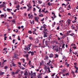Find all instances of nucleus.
<instances>
[{
    "label": "nucleus",
    "instance_id": "423d86ee",
    "mask_svg": "<svg viewBox=\"0 0 78 78\" xmlns=\"http://www.w3.org/2000/svg\"><path fill=\"white\" fill-rule=\"evenodd\" d=\"M52 14H53L54 16V17H53V16H51V18H52V20H54V18H56V16H55V13H52Z\"/></svg>",
    "mask_w": 78,
    "mask_h": 78
},
{
    "label": "nucleus",
    "instance_id": "39448f33",
    "mask_svg": "<svg viewBox=\"0 0 78 78\" xmlns=\"http://www.w3.org/2000/svg\"><path fill=\"white\" fill-rule=\"evenodd\" d=\"M67 23L68 26H69V25L70 24V23H71V20H67Z\"/></svg>",
    "mask_w": 78,
    "mask_h": 78
},
{
    "label": "nucleus",
    "instance_id": "2f4dec72",
    "mask_svg": "<svg viewBox=\"0 0 78 78\" xmlns=\"http://www.w3.org/2000/svg\"><path fill=\"white\" fill-rule=\"evenodd\" d=\"M62 72L63 73H65L66 72V70L65 69H64L62 70Z\"/></svg>",
    "mask_w": 78,
    "mask_h": 78
},
{
    "label": "nucleus",
    "instance_id": "5fc2aeb1",
    "mask_svg": "<svg viewBox=\"0 0 78 78\" xmlns=\"http://www.w3.org/2000/svg\"><path fill=\"white\" fill-rule=\"evenodd\" d=\"M75 68L77 69V70H78V68L76 66H75Z\"/></svg>",
    "mask_w": 78,
    "mask_h": 78
},
{
    "label": "nucleus",
    "instance_id": "6e6d98bb",
    "mask_svg": "<svg viewBox=\"0 0 78 78\" xmlns=\"http://www.w3.org/2000/svg\"><path fill=\"white\" fill-rule=\"evenodd\" d=\"M72 23H76V21H72Z\"/></svg>",
    "mask_w": 78,
    "mask_h": 78
},
{
    "label": "nucleus",
    "instance_id": "4be33fe9",
    "mask_svg": "<svg viewBox=\"0 0 78 78\" xmlns=\"http://www.w3.org/2000/svg\"><path fill=\"white\" fill-rule=\"evenodd\" d=\"M27 6L29 8H30V9H31V6L30 5H27Z\"/></svg>",
    "mask_w": 78,
    "mask_h": 78
},
{
    "label": "nucleus",
    "instance_id": "37998d69",
    "mask_svg": "<svg viewBox=\"0 0 78 78\" xmlns=\"http://www.w3.org/2000/svg\"><path fill=\"white\" fill-rule=\"evenodd\" d=\"M35 43H38V40H37L35 41Z\"/></svg>",
    "mask_w": 78,
    "mask_h": 78
},
{
    "label": "nucleus",
    "instance_id": "9d476101",
    "mask_svg": "<svg viewBox=\"0 0 78 78\" xmlns=\"http://www.w3.org/2000/svg\"><path fill=\"white\" fill-rule=\"evenodd\" d=\"M58 57L59 55H58L56 54H54V58H58Z\"/></svg>",
    "mask_w": 78,
    "mask_h": 78
},
{
    "label": "nucleus",
    "instance_id": "a211bd4d",
    "mask_svg": "<svg viewBox=\"0 0 78 78\" xmlns=\"http://www.w3.org/2000/svg\"><path fill=\"white\" fill-rule=\"evenodd\" d=\"M64 22V21L63 20H60V21H59V23H60V24H62V22Z\"/></svg>",
    "mask_w": 78,
    "mask_h": 78
},
{
    "label": "nucleus",
    "instance_id": "b1692460",
    "mask_svg": "<svg viewBox=\"0 0 78 78\" xmlns=\"http://www.w3.org/2000/svg\"><path fill=\"white\" fill-rule=\"evenodd\" d=\"M68 8H69V9H67V10H69L70 9H71V7H70V5H69V6H68Z\"/></svg>",
    "mask_w": 78,
    "mask_h": 78
},
{
    "label": "nucleus",
    "instance_id": "7c9ffc66",
    "mask_svg": "<svg viewBox=\"0 0 78 78\" xmlns=\"http://www.w3.org/2000/svg\"><path fill=\"white\" fill-rule=\"evenodd\" d=\"M71 73L73 75V74H75V72H74V71H73V70H72Z\"/></svg>",
    "mask_w": 78,
    "mask_h": 78
},
{
    "label": "nucleus",
    "instance_id": "13d9d810",
    "mask_svg": "<svg viewBox=\"0 0 78 78\" xmlns=\"http://www.w3.org/2000/svg\"><path fill=\"white\" fill-rule=\"evenodd\" d=\"M29 64V65H30V64H31V60H30L29 61V62L28 63Z\"/></svg>",
    "mask_w": 78,
    "mask_h": 78
},
{
    "label": "nucleus",
    "instance_id": "a878e982",
    "mask_svg": "<svg viewBox=\"0 0 78 78\" xmlns=\"http://www.w3.org/2000/svg\"><path fill=\"white\" fill-rule=\"evenodd\" d=\"M69 35L70 36H73V35H75V34L73 33H72V34H70Z\"/></svg>",
    "mask_w": 78,
    "mask_h": 78
},
{
    "label": "nucleus",
    "instance_id": "473e14b6",
    "mask_svg": "<svg viewBox=\"0 0 78 78\" xmlns=\"http://www.w3.org/2000/svg\"><path fill=\"white\" fill-rule=\"evenodd\" d=\"M64 46H65V44H63L62 46V48H65Z\"/></svg>",
    "mask_w": 78,
    "mask_h": 78
},
{
    "label": "nucleus",
    "instance_id": "412c9836",
    "mask_svg": "<svg viewBox=\"0 0 78 78\" xmlns=\"http://www.w3.org/2000/svg\"><path fill=\"white\" fill-rule=\"evenodd\" d=\"M29 56L28 54H27L26 55H24V57H26V58L28 57Z\"/></svg>",
    "mask_w": 78,
    "mask_h": 78
},
{
    "label": "nucleus",
    "instance_id": "a18cd8bd",
    "mask_svg": "<svg viewBox=\"0 0 78 78\" xmlns=\"http://www.w3.org/2000/svg\"><path fill=\"white\" fill-rule=\"evenodd\" d=\"M46 13H48V11L47 10L46 12H44V13L46 14Z\"/></svg>",
    "mask_w": 78,
    "mask_h": 78
},
{
    "label": "nucleus",
    "instance_id": "cd10ccee",
    "mask_svg": "<svg viewBox=\"0 0 78 78\" xmlns=\"http://www.w3.org/2000/svg\"><path fill=\"white\" fill-rule=\"evenodd\" d=\"M28 33H29V34H32V33H33V32H32L31 30H29L28 32Z\"/></svg>",
    "mask_w": 78,
    "mask_h": 78
},
{
    "label": "nucleus",
    "instance_id": "2eb2a0df",
    "mask_svg": "<svg viewBox=\"0 0 78 78\" xmlns=\"http://www.w3.org/2000/svg\"><path fill=\"white\" fill-rule=\"evenodd\" d=\"M55 50L56 51V52L58 51V47H56L55 48Z\"/></svg>",
    "mask_w": 78,
    "mask_h": 78
},
{
    "label": "nucleus",
    "instance_id": "58836bf2",
    "mask_svg": "<svg viewBox=\"0 0 78 78\" xmlns=\"http://www.w3.org/2000/svg\"><path fill=\"white\" fill-rule=\"evenodd\" d=\"M17 39L19 41H20V37H19V36H18Z\"/></svg>",
    "mask_w": 78,
    "mask_h": 78
},
{
    "label": "nucleus",
    "instance_id": "0e129e2a",
    "mask_svg": "<svg viewBox=\"0 0 78 78\" xmlns=\"http://www.w3.org/2000/svg\"><path fill=\"white\" fill-rule=\"evenodd\" d=\"M2 9L4 10V11H6V10L4 8H3Z\"/></svg>",
    "mask_w": 78,
    "mask_h": 78
},
{
    "label": "nucleus",
    "instance_id": "052dcab7",
    "mask_svg": "<svg viewBox=\"0 0 78 78\" xmlns=\"http://www.w3.org/2000/svg\"><path fill=\"white\" fill-rule=\"evenodd\" d=\"M37 78H42L41 77H40V76H37Z\"/></svg>",
    "mask_w": 78,
    "mask_h": 78
},
{
    "label": "nucleus",
    "instance_id": "7ed1b4c3",
    "mask_svg": "<svg viewBox=\"0 0 78 78\" xmlns=\"http://www.w3.org/2000/svg\"><path fill=\"white\" fill-rule=\"evenodd\" d=\"M43 26H41V28H44V29H46L47 27V26L45 24H43Z\"/></svg>",
    "mask_w": 78,
    "mask_h": 78
},
{
    "label": "nucleus",
    "instance_id": "bb28decb",
    "mask_svg": "<svg viewBox=\"0 0 78 78\" xmlns=\"http://www.w3.org/2000/svg\"><path fill=\"white\" fill-rule=\"evenodd\" d=\"M17 56V55L15 54L14 55V56L13 57V58H16V57Z\"/></svg>",
    "mask_w": 78,
    "mask_h": 78
},
{
    "label": "nucleus",
    "instance_id": "680f3d73",
    "mask_svg": "<svg viewBox=\"0 0 78 78\" xmlns=\"http://www.w3.org/2000/svg\"><path fill=\"white\" fill-rule=\"evenodd\" d=\"M1 17H4V15H1Z\"/></svg>",
    "mask_w": 78,
    "mask_h": 78
},
{
    "label": "nucleus",
    "instance_id": "4d7b16f0",
    "mask_svg": "<svg viewBox=\"0 0 78 78\" xmlns=\"http://www.w3.org/2000/svg\"><path fill=\"white\" fill-rule=\"evenodd\" d=\"M59 10H62V7H60L59 9Z\"/></svg>",
    "mask_w": 78,
    "mask_h": 78
},
{
    "label": "nucleus",
    "instance_id": "72a5a7b5",
    "mask_svg": "<svg viewBox=\"0 0 78 78\" xmlns=\"http://www.w3.org/2000/svg\"><path fill=\"white\" fill-rule=\"evenodd\" d=\"M48 56L47 55H46L45 57V59H48Z\"/></svg>",
    "mask_w": 78,
    "mask_h": 78
},
{
    "label": "nucleus",
    "instance_id": "f257e3e1",
    "mask_svg": "<svg viewBox=\"0 0 78 78\" xmlns=\"http://www.w3.org/2000/svg\"><path fill=\"white\" fill-rule=\"evenodd\" d=\"M48 31L47 29H44L43 30V33L44 34V37H47V32Z\"/></svg>",
    "mask_w": 78,
    "mask_h": 78
},
{
    "label": "nucleus",
    "instance_id": "20e7f679",
    "mask_svg": "<svg viewBox=\"0 0 78 78\" xmlns=\"http://www.w3.org/2000/svg\"><path fill=\"white\" fill-rule=\"evenodd\" d=\"M35 20L37 22H39V17H34Z\"/></svg>",
    "mask_w": 78,
    "mask_h": 78
},
{
    "label": "nucleus",
    "instance_id": "f704fd0d",
    "mask_svg": "<svg viewBox=\"0 0 78 78\" xmlns=\"http://www.w3.org/2000/svg\"><path fill=\"white\" fill-rule=\"evenodd\" d=\"M7 11H10V12H11V10H10V9H9L7 8Z\"/></svg>",
    "mask_w": 78,
    "mask_h": 78
},
{
    "label": "nucleus",
    "instance_id": "1a4fd4ad",
    "mask_svg": "<svg viewBox=\"0 0 78 78\" xmlns=\"http://www.w3.org/2000/svg\"><path fill=\"white\" fill-rule=\"evenodd\" d=\"M53 56H54V55H53L52 53H51L49 55V58H53Z\"/></svg>",
    "mask_w": 78,
    "mask_h": 78
},
{
    "label": "nucleus",
    "instance_id": "603ef678",
    "mask_svg": "<svg viewBox=\"0 0 78 78\" xmlns=\"http://www.w3.org/2000/svg\"><path fill=\"white\" fill-rule=\"evenodd\" d=\"M55 75V73H54L52 74V75H51V76H54Z\"/></svg>",
    "mask_w": 78,
    "mask_h": 78
},
{
    "label": "nucleus",
    "instance_id": "a19ab883",
    "mask_svg": "<svg viewBox=\"0 0 78 78\" xmlns=\"http://www.w3.org/2000/svg\"><path fill=\"white\" fill-rule=\"evenodd\" d=\"M12 22L13 23H15V22H16V21H15V20L13 19L12 20Z\"/></svg>",
    "mask_w": 78,
    "mask_h": 78
},
{
    "label": "nucleus",
    "instance_id": "4468645a",
    "mask_svg": "<svg viewBox=\"0 0 78 78\" xmlns=\"http://www.w3.org/2000/svg\"><path fill=\"white\" fill-rule=\"evenodd\" d=\"M32 45V44H30L29 45V47L27 48V50H28V49L29 50H30V47H31Z\"/></svg>",
    "mask_w": 78,
    "mask_h": 78
},
{
    "label": "nucleus",
    "instance_id": "bf43d9fd",
    "mask_svg": "<svg viewBox=\"0 0 78 78\" xmlns=\"http://www.w3.org/2000/svg\"><path fill=\"white\" fill-rule=\"evenodd\" d=\"M33 11H36V9L35 8H34Z\"/></svg>",
    "mask_w": 78,
    "mask_h": 78
},
{
    "label": "nucleus",
    "instance_id": "09e8293b",
    "mask_svg": "<svg viewBox=\"0 0 78 78\" xmlns=\"http://www.w3.org/2000/svg\"><path fill=\"white\" fill-rule=\"evenodd\" d=\"M6 38H7V37H4V40H5V41L6 40Z\"/></svg>",
    "mask_w": 78,
    "mask_h": 78
},
{
    "label": "nucleus",
    "instance_id": "69168bd1",
    "mask_svg": "<svg viewBox=\"0 0 78 78\" xmlns=\"http://www.w3.org/2000/svg\"><path fill=\"white\" fill-rule=\"evenodd\" d=\"M22 59L23 62H25V59H24V58H23Z\"/></svg>",
    "mask_w": 78,
    "mask_h": 78
},
{
    "label": "nucleus",
    "instance_id": "ddd939ff",
    "mask_svg": "<svg viewBox=\"0 0 78 78\" xmlns=\"http://www.w3.org/2000/svg\"><path fill=\"white\" fill-rule=\"evenodd\" d=\"M19 71H20V70H18L15 73V74H18V73H19Z\"/></svg>",
    "mask_w": 78,
    "mask_h": 78
},
{
    "label": "nucleus",
    "instance_id": "0eeeda50",
    "mask_svg": "<svg viewBox=\"0 0 78 78\" xmlns=\"http://www.w3.org/2000/svg\"><path fill=\"white\" fill-rule=\"evenodd\" d=\"M28 53L29 54H30V53H31V56H33V55H34V52H31V51H30L28 52Z\"/></svg>",
    "mask_w": 78,
    "mask_h": 78
},
{
    "label": "nucleus",
    "instance_id": "8fccbe9b",
    "mask_svg": "<svg viewBox=\"0 0 78 78\" xmlns=\"http://www.w3.org/2000/svg\"><path fill=\"white\" fill-rule=\"evenodd\" d=\"M75 27H73L72 28V30H75Z\"/></svg>",
    "mask_w": 78,
    "mask_h": 78
},
{
    "label": "nucleus",
    "instance_id": "f8f14e48",
    "mask_svg": "<svg viewBox=\"0 0 78 78\" xmlns=\"http://www.w3.org/2000/svg\"><path fill=\"white\" fill-rule=\"evenodd\" d=\"M65 65L66 66H67V67H69V64H67V62H65Z\"/></svg>",
    "mask_w": 78,
    "mask_h": 78
},
{
    "label": "nucleus",
    "instance_id": "774afa93",
    "mask_svg": "<svg viewBox=\"0 0 78 78\" xmlns=\"http://www.w3.org/2000/svg\"><path fill=\"white\" fill-rule=\"evenodd\" d=\"M76 9H78V6H77L76 7Z\"/></svg>",
    "mask_w": 78,
    "mask_h": 78
},
{
    "label": "nucleus",
    "instance_id": "79ce46f5",
    "mask_svg": "<svg viewBox=\"0 0 78 78\" xmlns=\"http://www.w3.org/2000/svg\"><path fill=\"white\" fill-rule=\"evenodd\" d=\"M12 75H15V73L14 72H12Z\"/></svg>",
    "mask_w": 78,
    "mask_h": 78
},
{
    "label": "nucleus",
    "instance_id": "c85d7f7f",
    "mask_svg": "<svg viewBox=\"0 0 78 78\" xmlns=\"http://www.w3.org/2000/svg\"><path fill=\"white\" fill-rule=\"evenodd\" d=\"M40 17H42L44 16V15L42 14H41V15H39Z\"/></svg>",
    "mask_w": 78,
    "mask_h": 78
},
{
    "label": "nucleus",
    "instance_id": "f3484780",
    "mask_svg": "<svg viewBox=\"0 0 78 78\" xmlns=\"http://www.w3.org/2000/svg\"><path fill=\"white\" fill-rule=\"evenodd\" d=\"M50 3V2H48V5H49V6H51V5H52V3Z\"/></svg>",
    "mask_w": 78,
    "mask_h": 78
},
{
    "label": "nucleus",
    "instance_id": "9b49d317",
    "mask_svg": "<svg viewBox=\"0 0 78 78\" xmlns=\"http://www.w3.org/2000/svg\"><path fill=\"white\" fill-rule=\"evenodd\" d=\"M29 39L30 40V41H32L34 40V38L32 37H29Z\"/></svg>",
    "mask_w": 78,
    "mask_h": 78
},
{
    "label": "nucleus",
    "instance_id": "c03bdc74",
    "mask_svg": "<svg viewBox=\"0 0 78 78\" xmlns=\"http://www.w3.org/2000/svg\"><path fill=\"white\" fill-rule=\"evenodd\" d=\"M73 77H75V76H76V75L75 74V73H74V74H73Z\"/></svg>",
    "mask_w": 78,
    "mask_h": 78
},
{
    "label": "nucleus",
    "instance_id": "e433bc0d",
    "mask_svg": "<svg viewBox=\"0 0 78 78\" xmlns=\"http://www.w3.org/2000/svg\"><path fill=\"white\" fill-rule=\"evenodd\" d=\"M62 6H64L65 8H66V4H64V3H63L62 4Z\"/></svg>",
    "mask_w": 78,
    "mask_h": 78
},
{
    "label": "nucleus",
    "instance_id": "6e6552de",
    "mask_svg": "<svg viewBox=\"0 0 78 78\" xmlns=\"http://www.w3.org/2000/svg\"><path fill=\"white\" fill-rule=\"evenodd\" d=\"M36 29H34V30L32 31V33H33V34H35L36 35H37V34L36 33Z\"/></svg>",
    "mask_w": 78,
    "mask_h": 78
},
{
    "label": "nucleus",
    "instance_id": "864d4df0",
    "mask_svg": "<svg viewBox=\"0 0 78 78\" xmlns=\"http://www.w3.org/2000/svg\"><path fill=\"white\" fill-rule=\"evenodd\" d=\"M66 37V35H64L63 37H62V38L63 39H64V38H65V37Z\"/></svg>",
    "mask_w": 78,
    "mask_h": 78
},
{
    "label": "nucleus",
    "instance_id": "de8ad7c7",
    "mask_svg": "<svg viewBox=\"0 0 78 78\" xmlns=\"http://www.w3.org/2000/svg\"><path fill=\"white\" fill-rule=\"evenodd\" d=\"M66 76H69V73H67L66 74Z\"/></svg>",
    "mask_w": 78,
    "mask_h": 78
},
{
    "label": "nucleus",
    "instance_id": "c9c22d12",
    "mask_svg": "<svg viewBox=\"0 0 78 78\" xmlns=\"http://www.w3.org/2000/svg\"><path fill=\"white\" fill-rule=\"evenodd\" d=\"M55 24H56V23H55V22H54L53 24L52 25V27H54L55 25Z\"/></svg>",
    "mask_w": 78,
    "mask_h": 78
},
{
    "label": "nucleus",
    "instance_id": "4c0bfd02",
    "mask_svg": "<svg viewBox=\"0 0 78 78\" xmlns=\"http://www.w3.org/2000/svg\"><path fill=\"white\" fill-rule=\"evenodd\" d=\"M38 3H39L40 4H41L42 2L41 1H38Z\"/></svg>",
    "mask_w": 78,
    "mask_h": 78
},
{
    "label": "nucleus",
    "instance_id": "aec40b11",
    "mask_svg": "<svg viewBox=\"0 0 78 78\" xmlns=\"http://www.w3.org/2000/svg\"><path fill=\"white\" fill-rule=\"evenodd\" d=\"M5 6L4 4H2L0 5V7H3V8H4L5 7Z\"/></svg>",
    "mask_w": 78,
    "mask_h": 78
},
{
    "label": "nucleus",
    "instance_id": "393cba45",
    "mask_svg": "<svg viewBox=\"0 0 78 78\" xmlns=\"http://www.w3.org/2000/svg\"><path fill=\"white\" fill-rule=\"evenodd\" d=\"M32 76H36V73H34L32 74Z\"/></svg>",
    "mask_w": 78,
    "mask_h": 78
},
{
    "label": "nucleus",
    "instance_id": "6ab92c4d",
    "mask_svg": "<svg viewBox=\"0 0 78 78\" xmlns=\"http://www.w3.org/2000/svg\"><path fill=\"white\" fill-rule=\"evenodd\" d=\"M73 49H74V50H75L76 49H77V48H76V46H73Z\"/></svg>",
    "mask_w": 78,
    "mask_h": 78
},
{
    "label": "nucleus",
    "instance_id": "3c124183",
    "mask_svg": "<svg viewBox=\"0 0 78 78\" xmlns=\"http://www.w3.org/2000/svg\"><path fill=\"white\" fill-rule=\"evenodd\" d=\"M4 69H8V66H5V67H4Z\"/></svg>",
    "mask_w": 78,
    "mask_h": 78
},
{
    "label": "nucleus",
    "instance_id": "49530a36",
    "mask_svg": "<svg viewBox=\"0 0 78 78\" xmlns=\"http://www.w3.org/2000/svg\"><path fill=\"white\" fill-rule=\"evenodd\" d=\"M59 29H60V28H59V27H57V30H59Z\"/></svg>",
    "mask_w": 78,
    "mask_h": 78
},
{
    "label": "nucleus",
    "instance_id": "5701e85b",
    "mask_svg": "<svg viewBox=\"0 0 78 78\" xmlns=\"http://www.w3.org/2000/svg\"><path fill=\"white\" fill-rule=\"evenodd\" d=\"M4 73H3V72H0V75L1 76H2V75H3Z\"/></svg>",
    "mask_w": 78,
    "mask_h": 78
},
{
    "label": "nucleus",
    "instance_id": "338daca9",
    "mask_svg": "<svg viewBox=\"0 0 78 78\" xmlns=\"http://www.w3.org/2000/svg\"><path fill=\"white\" fill-rule=\"evenodd\" d=\"M24 42H25V41L24 40H23L22 42H23V44H25V43H24Z\"/></svg>",
    "mask_w": 78,
    "mask_h": 78
},
{
    "label": "nucleus",
    "instance_id": "ea45409f",
    "mask_svg": "<svg viewBox=\"0 0 78 78\" xmlns=\"http://www.w3.org/2000/svg\"><path fill=\"white\" fill-rule=\"evenodd\" d=\"M47 69H48V71H49V73H50V72H51V71H50V68H48Z\"/></svg>",
    "mask_w": 78,
    "mask_h": 78
},
{
    "label": "nucleus",
    "instance_id": "f03ea898",
    "mask_svg": "<svg viewBox=\"0 0 78 78\" xmlns=\"http://www.w3.org/2000/svg\"><path fill=\"white\" fill-rule=\"evenodd\" d=\"M50 44V38H48V39L45 41V44L46 46L48 47V45Z\"/></svg>",
    "mask_w": 78,
    "mask_h": 78
},
{
    "label": "nucleus",
    "instance_id": "c756f323",
    "mask_svg": "<svg viewBox=\"0 0 78 78\" xmlns=\"http://www.w3.org/2000/svg\"><path fill=\"white\" fill-rule=\"evenodd\" d=\"M33 15H31V16L29 17V19H33Z\"/></svg>",
    "mask_w": 78,
    "mask_h": 78
},
{
    "label": "nucleus",
    "instance_id": "e2e57ef3",
    "mask_svg": "<svg viewBox=\"0 0 78 78\" xmlns=\"http://www.w3.org/2000/svg\"><path fill=\"white\" fill-rule=\"evenodd\" d=\"M16 66V65L13 64L12 66H14V67H15V66Z\"/></svg>",
    "mask_w": 78,
    "mask_h": 78
},
{
    "label": "nucleus",
    "instance_id": "dca6fc26",
    "mask_svg": "<svg viewBox=\"0 0 78 78\" xmlns=\"http://www.w3.org/2000/svg\"><path fill=\"white\" fill-rule=\"evenodd\" d=\"M24 75H25L26 76H27L28 75V72H27V71H26L25 72V73L24 74Z\"/></svg>",
    "mask_w": 78,
    "mask_h": 78
}]
</instances>
